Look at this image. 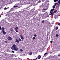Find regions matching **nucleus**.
<instances>
[{
	"label": "nucleus",
	"mask_w": 60,
	"mask_h": 60,
	"mask_svg": "<svg viewBox=\"0 0 60 60\" xmlns=\"http://www.w3.org/2000/svg\"><path fill=\"white\" fill-rule=\"evenodd\" d=\"M50 13H49V15H51V14H50Z\"/></svg>",
	"instance_id": "42"
},
{
	"label": "nucleus",
	"mask_w": 60,
	"mask_h": 60,
	"mask_svg": "<svg viewBox=\"0 0 60 60\" xmlns=\"http://www.w3.org/2000/svg\"><path fill=\"white\" fill-rule=\"evenodd\" d=\"M50 42L51 43H52V42H53V41H50Z\"/></svg>",
	"instance_id": "37"
},
{
	"label": "nucleus",
	"mask_w": 60,
	"mask_h": 60,
	"mask_svg": "<svg viewBox=\"0 0 60 60\" xmlns=\"http://www.w3.org/2000/svg\"><path fill=\"white\" fill-rule=\"evenodd\" d=\"M47 54H48V53L46 52L45 53L44 55H47Z\"/></svg>",
	"instance_id": "28"
},
{
	"label": "nucleus",
	"mask_w": 60,
	"mask_h": 60,
	"mask_svg": "<svg viewBox=\"0 0 60 60\" xmlns=\"http://www.w3.org/2000/svg\"><path fill=\"white\" fill-rule=\"evenodd\" d=\"M5 42L6 43H8V42H7V41H5Z\"/></svg>",
	"instance_id": "24"
},
{
	"label": "nucleus",
	"mask_w": 60,
	"mask_h": 60,
	"mask_svg": "<svg viewBox=\"0 0 60 60\" xmlns=\"http://www.w3.org/2000/svg\"><path fill=\"white\" fill-rule=\"evenodd\" d=\"M30 60H33L32 59H31Z\"/></svg>",
	"instance_id": "49"
},
{
	"label": "nucleus",
	"mask_w": 60,
	"mask_h": 60,
	"mask_svg": "<svg viewBox=\"0 0 60 60\" xmlns=\"http://www.w3.org/2000/svg\"><path fill=\"white\" fill-rule=\"evenodd\" d=\"M47 38H48V34L47 35Z\"/></svg>",
	"instance_id": "39"
},
{
	"label": "nucleus",
	"mask_w": 60,
	"mask_h": 60,
	"mask_svg": "<svg viewBox=\"0 0 60 60\" xmlns=\"http://www.w3.org/2000/svg\"><path fill=\"white\" fill-rule=\"evenodd\" d=\"M11 49L12 50H14L15 51H18V48L16 45L15 44H13L11 48Z\"/></svg>",
	"instance_id": "1"
},
{
	"label": "nucleus",
	"mask_w": 60,
	"mask_h": 60,
	"mask_svg": "<svg viewBox=\"0 0 60 60\" xmlns=\"http://www.w3.org/2000/svg\"><path fill=\"white\" fill-rule=\"evenodd\" d=\"M19 40L20 41H22V40L20 38H19Z\"/></svg>",
	"instance_id": "18"
},
{
	"label": "nucleus",
	"mask_w": 60,
	"mask_h": 60,
	"mask_svg": "<svg viewBox=\"0 0 60 60\" xmlns=\"http://www.w3.org/2000/svg\"><path fill=\"white\" fill-rule=\"evenodd\" d=\"M37 58H36V59H35V60H37Z\"/></svg>",
	"instance_id": "40"
},
{
	"label": "nucleus",
	"mask_w": 60,
	"mask_h": 60,
	"mask_svg": "<svg viewBox=\"0 0 60 60\" xmlns=\"http://www.w3.org/2000/svg\"><path fill=\"white\" fill-rule=\"evenodd\" d=\"M51 13V15L53 17V15H54V14H53V12H52Z\"/></svg>",
	"instance_id": "14"
},
{
	"label": "nucleus",
	"mask_w": 60,
	"mask_h": 60,
	"mask_svg": "<svg viewBox=\"0 0 60 60\" xmlns=\"http://www.w3.org/2000/svg\"><path fill=\"white\" fill-rule=\"evenodd\" d=\"M56 12H57V10H56L53 12V13H55Z\"/></svg>",
	"instance_id": "11"
},
{
	"label": "nucleus",
	"mask_w": 60,
	"mask_h": 60,
	"mask_svg": "<svg viewBox=\"0 0 60 60\" xmlns=\"http://www.w3.org/2000/svg\"><path fill=\"white\" fill-rule=\"evenodd\" d=\"M33 60H35V59H34Z\"/></svg>",
	"instance_id": "45"
},
{
	"label": "nucleus",
	"mask_w": 60,
	"mask_h": 60,
	"mask_svg": "<svg viewBox=\"0 0 60 60\" xmlns=\"http://www.w3.org/2000/svg\"><path fill=\"white\" fill-rule=\"evenodd\" d=\"M56 30H57L58 29V26H56Z\"/></svg>",
	"instance_id": "19"
},
{
	"label": "nucleus",
	"mask_w": 60,
	"mask_h": 60,
	"mask_svg": "<svg viewBox=\"0 0 60 60\" xmlns=\"http://www.w3.org/2000/svg\"><path fill=\"white\" fill-rule=\"evenodd\" d=\"M32 52H31L30 53V55H32Z\"/></svg>",
	"instance_id": "29"
},
{
	"label": "nucleus",
	"mask_w": 60,
	"mask_h": 60,
	"mask_svg": "<svg viewBox=\"0 0 60 60\" xmlns=\"http://www.w3.org/2000/svg\"><path fill=\"white\" fill-rule=\"evenodd\" d=\"M58 3H58L57 4L56 3H55V4L54 5H56H56H58Z\"/></svg>",
	"instance_id": "22"
},
{
	"label": "nucleus",
	"mask_w": 60,
	"mask_h": 60,
	"mask_svg": "<svg viewBox=\"0 0 60 60\" xmlns=\"http://www.w3.org/2000/svg\"><path fill=\"white\" fill-rule=\"evenodd\" d=\"M15 31L17 32V33H18V31L17 30H15Z\"/></svg>",
	"instance_id": "36"
},
{
	"label": "nucleus",
	"mask_w": 60,
	"mask_h": 60,
	"mask_svg": "<svg viewBox=\"0 0 60 60\" xmlns=\"http://www.w3.org/2000/svg\"><path fill=\"white\" fill-rule=\"evenodd\" d=\"M1 28H2V27H1V26H0V30H1Z\"/></svg>",
	"instance_id": "32"
},
{
	"label": "nucleus",
	"mask_w": 60,
	"mask_h": 60,
	"mask_svg": "<svg viewBox=\"0 0 60 60\" xmlns=\"http://www.w3.org/2000/svg\"><path fill=\"white\" fill-rule=\"evenodd\" d=\"M41 0H39V1L38 2V3H41Z\"/></svg>",
	"instance_id": "27"
},
{
	"label": "nucleus",
	"mask_w": 60,
	"mask_h": 60,
	"mask_svg": "<svg viewBox=\"0 0 60 60\" xmlns=\"http://www.w3.org/2000/svg\"><path fill=\"white\" fill-rule=\"evenodd\" d=\"M12 53H14L15 52H14V51H12Z\"/></svg>",
	"instance_id": "33"
},
{
	"label": "nucleus",
	"mask_w": 60,
	"mask_h": 60,
	"mask_svg": "<svg viewBox=\"0 0 60 60\" xmlns=\"http://www.w3.org/2000/svg\"><path fill=\"white\" fill-rule=\"evenodd\" d=\"M1 17V15H0V18Z\"/></svg>",
	"instance_id": "48"
},
{
	"label": "nucleus",
	"mask_w": 60,
	"mask_h": 60,
	"mask_svg": "<svg viewBox=\"0 0 60 60\" xmlns=\"http://www.w3.org/2000/svg\"><path fill=\"white\" fill-rule=\"evenodd\" d=\"M46 8L43 9V11H46Z\"/></svg>",
	"instance_id": "30"
},
{
	"label": "nucleus",
	"mask_w": 60,
	"mask_h": 60,
	"mask_svg": "<svg viewBox=\"0 0 60 60\" xmlns=\"http://www.w3.org/2000/svg\"><path fill=\"white\" fill-rule=\"evenodd\" d=\"M58 36V34H56V37H57Z\"/></svg>",
	"instance_id": "21"
},
{
	"label": "nucleus",
	"mask_w": 60,
	"mask_h": 60,
	"mask_svg": "<svg viewBox=\"0 0 60 60\" xmlns=\"http://www.w3.org/2000/svg\"><path fill=\"white\" fill-rule=\"evenodd\" d=\"M19 60H22V59H21L19 58Z\"/></svg>",
	"instance_id": "38"
},
{
	"label": "nucleus",
	"mask_w": 60,
	"mask_h": 60,
	"mask_svg": "<svg viewBox=\"0 0 60 60\" xmlns=\"http://www.w3.org/2000/svg\"><path fill=\"white\" fill-rule=\"evenodd\" d=\"M5 28L4 27H2L1 28V30H4Z\"/></svg>",
	"instance_id": "12"
},
{
	"label": "nucleus",
	"mask_w": 60,
	"mask_h": 60,
	"mask_svg": "<svg viewBox=\"0 0 60 60\" xmlns=\"http://www.w3.org/2000/svg\"><path fill=\"white\" fill-rule=\"evenodd\" d=\"M2 32L4 35H5V34H6V33L5 32L4 30H2Z\"/></svg>",
	"instance_id": "4"
},
{
	"label": "nucleus",
	"mask_w": 60,
	"mask_h": 60,
	"mask_svg": "<svg viewBox=\"0 0 60 60\" xmlns=\"http://www.w3.org/2000/svg\"><path fill=\"white\" fill-rule=\"evenodd\" d=\"M20 37L21 39L22 40V41H24V38L23 37V35H20Z\"/></svg>",
	"instance_id": "3"
},
{
	"label": "nucleus",
	"mask_w": 60,
	"mask_h": 60,
	"mask_svg": "<svg viewBox=\"0 0 60 60\" xmlns=\"http://www.w3.org/2000/svg\"><path fill=\"white\" fill-rule=\"evenodd\" d=\"M28 8H29V7H27V8H26V9H27Z\"/></svg>",
	"instance_id": "46"
},
{
	"label": "nucleus",
	"mask_w": 60,
	"mask_h": 60,
	"mask_svg": "<svg viewBox=\"0 0 60 60\" xmlns=\"http://www.w3.org/2000/svg\"><path fill=\"white\" fill-rule=\"evenodd\" d=\"M60 56V54L58 55V56Z\"/></svg>",
	"instance_id": "41"
},
{
	"label": "nucleus",
	"mask_w": 60,
	"mask_h": 60,
	"mask_svg": "<svg viewBox=\"0 0 60 60\" xmlns=\"http://www.w3.org/2000/svg\"><path fill=\"white\" fill-rule=\"evenodd\" d=\"M11 32H13V30L12 28H10V29Z\"/></svg>",
	"instance_id": "10"
},
{
	"label": "nucleus",
	"mask_w": 60,
	"mask_h": 60,
	"mask_svg": "<svg viewBox=\"0 0 60 60\" xmlns=\"http://www.w3.org/2000/svg\"><path fill=\"white\" fill-rule=\"evenodd\" d=\"M41 8H43V7H44L45 6V4H42V5H41Z\"/></svg>",
	"instance_id": "5"
},
{
	"label": "nucleus",
	"mask_w": 60,
	"mask_h": 60,
	"mask_svg": "<svg viewBox=\"0 0 60 60\" xmlns=\"http://www.w3.org/2000/svg\"><path fill=\"white\" fill-rule=\"evenodd\" d=\"M44 22V20H43L41 22L42 23H43Z\"/></svg>",
	"instance_id": "23"
},
{
	"label": "nucleus",
	"mask_w": 60,
	"mask_h": 60,
	"mask_svg": "<svg viewBox=\"0 0 60 60\" xmlns=\"http://www.w3.org/2000/svg\"><path fill=\"white\" fill-rule=\"evenodd\" d=\"M55 10V9H53L51 10L50 11V13H51L52 12H53V11H54V10Z\"/></svg>",
	"instance_id": "7"
},
{
	"label": "nucleus",
	"mask_w": 60,
	"mask_h": 60,
	"mask_svg": "<svg viewBox=\"0 0 60 60\" xmlns=\"http://www.w3.org/2000/svg\"><path fill=\"white\" fill-rule=\"evenodd\" d=\"M60 25V23L59 22H58V25Z\"/></svg>",
	"instance_id": "34"
},
{
	"label": "nucleus",
	"mask_w": 60,
	"mask_h": 60,
	"mask_svg": "<svg viewBox=\"0 0 60 60\" xmlns=\"http://www.w3.org/2000/svg\"><path fill=\"white\" fill-rule=\"evenodd\" d=\"M12 9H13V8H11V10H12Z\"/></svg>",
	"instance_id": "47"
},
{
	"label": "nucleus",
	"mask_w": 60,
	"mask_h": 60,
	"mask_svg": "<svg viewBox=\"0 0 60 60\" xmlns=\"http://www.w3.org/2000/svg\"><path fill=\"white\" fill-rule=\"evenodd\" d=\"M34 37H36L37 36V35H36V34H35L34 35Z\"/></svg>",
	"instance_id": "25"
},
{
	"label": "nucleus",
	"mask_w": 60,
	"mask_h": 60,
	"mask_svg": "<svg viewBox=\"0 0 60 60\" xmlns=\"http://www.w3.org/2000/svg\"><path fill=\"white\" fill-rule=\"evenodd\" d=\"M19 50L20 51H21V52H22V51H23V49H20Z\"/></svg>",
	"instance_id": "17"
},
{
	"label": "nucleus",
	"mask_w": 60,
	"mask_h": 60,
	"mask_svg": "<svg viewBox=\"0 0 60 60\" xmlns=\"http://www.w3.org/2000/svg\"><path fill=\"white\" fill-rule=\"evenodd\" d=\"M18 6H14L13 7V8H16V7H18Z\"/></svg>",
	"instance_id": "16"
},
{
	"label": "nucleus",
	"mask_w": 60,
	"mask_h": 60,
	"mask_svg": "<svg viewBox=\"0 0 60 60\" xmlns=\"http://www.w3.org/2000/svg\"><path fill=\"white\" fill-rule=\"evenodd\" d=\"M7 39L9 41H11L12 40V38L11 37L9 36L7 38Z\"/></svg>",
	"instance_id": "2"
},
{
	"label": "nucleus",
	"mask_w": 60,
	"mask_h": 60,
	"mask_svg": "<svg viewBox=\"0 0 60 60\" xmlns=\"http://www.w3.org/2000/svg\"><path fill=\"white\" fill-rule=\"evenodd\" d=\"M42 1H45V0H42Z\"/></svg>",
	"instance_id": "44"
},
{
	"label": "nucleus",
	"mask_w": 60,
	"mask_h": 60,
	"mask_svg": "<svg viewBox=\"0 0 60 60\" xmlns=\"http://www.w3.org/2000/svg\"><path fill=\"white\" fill-rule=\"evenodd\" d=\"M46 59L45 58V59H44V60H46Z\"/></svg>",
	"instance_id": "43"
},
{
	"label": "nucleus",
	"mask_w": 60,
	"mask_h": 60,
	"mask_svg": "<svg viewBox=\"0 0 60 60\" xmlns=\"http://www.w3.org/2000/svg\"><path fill=\"white\" fill-rule=\"evenodd\" d=\"M58 17V16L57 15H55L54 16V18L55 19H57Z\"/></svg>",
	"instance_id": "9"
},
{
	"label": "nucleus",
	"mask_w": 60,
	"mask_h": 60,
	"mask_svg": "<svg viewBox=\"0 0 60 60\" xmlns=\"http://www.w3.org/2000/svg\"><path fill=\"white\" fill-rule=\"evenodd\" d=\"M33 40H34L35 39V37H34L33 38Z\"/></svg>",
	"instance_id": "26"
},
{
	"label": "nucleus",
	"mask_w": 60,
	"mask_h": 60,
	"mask_svg": "<svg viewBox=\"0 0 60 60\" xmlns=\"http://www.w3.org/2000/svg\"><path fill=\"white\" fill-rule=\"evenodd\" d=\"M11 0H10L11 1Z\"/></svg>",
	"instance_id": "51"
},
{
	"label": "nucleus",
	"mask_w": 60,
	"mask_h": 60,
	"mask_svg": "<svg viewBox=\"0 0 60 60\" xmlns=\"http://www.w3.org/2000/svg\"><path fill=\"white\" fill-rule=\"evenodd\" d=\"M57 1H59L58 2V3H59V4H60V0H56Z\"/></svg>",
	"instance_id": "20"
},
{
	"label": "nucleus",
	"mask_w": 60,
	"mask_h": 60,
	"mask_svg": "<svg viewBox=\"0 0 60 60\" xmlns=\"http://www.w3.org/2000/svg\"><path fill=\"white\" fill-rule=\"evenodd\" d=\"M52 8L53 9H54V8H56V5H54L53 6H52Z\"/></svg>",
	"instance_id": "13"
},
{
	"label": "nucleus",
	"mask_w": 60,
	"mask_h": 60,
	"mask_svg": "<svg viewBox=\"0 0 60 60\" xmlns=\"http://www.w3.org/2000/svg\"><path fill=\"white\" fill-rule=\"evenodd\" d=\"M16 42L18 44H19V41L18 40V39H16Z\"/></svg>",
	"instance_id": "6"
},
{
	"label": "nucleus",
	"mask_w": 60,
	"mask_h": 60,
	"mask_svg": "<svg viewBox=\"0 0 60 60\" xmlns=\"http://www.w3.org/2000/svg\"><path fill=\"white\" fill-rule=\"evenodd\" d=\"M6 9H7V8H4V10H6Z\"/></svg>",
	"instance_id": "35"
},
{
	"label": "nucleus",
	"mask_w": 60,
	"mask_h": 60,
	"mask_svg": "<svg viewBox=\"0 0 60 60\" xmlns=\"http://www.w3.org/2000/svg\"><path fill=\"white\" fill-rule=\"evenodd\" d=\"M59 5V4H58V5Z\"/></svg>",
	"instance_id": "50"
},
{
	"label": "nucleus",
	"mask_w": 60,
	"mask_h": 60,
	"mask_svg": "<svg viewBox=\"0 0 60 60\" xmlns=\"http://www.w3.org/2000/svg\"><path fill=\"white\" fill-rule=\"evenodd\" d=\"M15 30H18V27H16L15 28Z\"/></svg>",
	"instance_id": "15"
},
{
	"label": "nucleus",
	"mask_w": 60,
	"mask_h": 60,
	"mask_svg": "<svg viewBox=\"0 0 60 60\" xmlns=\"http://www.w3.org/2000/svg\"><path fill=\"white\" fill-rule=\"evenodd\" d=\"M41 58V56L40 55H39L38 56V59H40Z\"/></svg>",
	"instance_id": "8"
},
{
	"label": "nucleus",
	"mask_w": 60,
	"mask_h": 60,
	"mask_svg": "<svg viewBox=\"0 0 60 60\" xmlns=\"http://www.w3.org/2000/svg\"><path fill=\"white\" fill-rule=\"evenodd\" d=\"M54 1L55 3H56V1H57L56 0H54Z\"/></svg>",
	"instance_id": "31"
}]
</instances>
